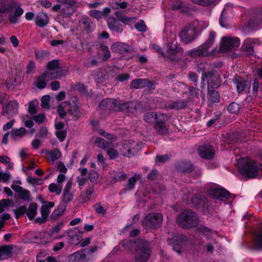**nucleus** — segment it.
<instances>
[{
    "mask_svg": "<svg viewBox=\"0 0 262 262\" xmlns=\"http://www.w3.org/2000/svg\"><path fill=\"white\" fill-rule=\"evenodd\" d=\"M70 262H88L86 255L83 251H78L69 256Z\"/></svg>",
    "mask_w": 262,
    "mask_h": 262,
    "instance_id": "27",
    "label": "nucleus"
},
{
    "mask_svg": "<svg viewBox=\"0 0 262 262\" xmlns=\"http://www.w3.org/2000/svg\"><path fill=\"white\" fill-rule=\"evenodd\" d=\"M216 242L214 241L213 243H208L205 246V250L207 252H212L214 249V245H216Z\"/></svg>",
    "mask_w": 262,
    "mask_h": 262,
    "instance_id": "60",
    "label": "nucleus"
},
{
    "mask_svg": "<svg viewBox=\"0 0 262 262\" xmlns=\"http://www.w3.org/2000/svg\"><path fill=\"white\" fill-rule=\"evenodd\" d=\"M111 48L113 52L121 54L127 52L130 50V48L128 45L122 42L114 43L112 46Z\"/></svg>",
    "mask_w": 262,
    "mask_h": 262,
    "instance_id": "29",
    "label": "nucleus"
},
{
    "mask_svg": "<svg viewBox=\"0 0 262 262\" xmlns=\"http://www.w3.org/2000/svg\"><path fill=\"white\" fill-rule=\"evenodd\" d=\"M253 245L256 249L262 250V228L256 232Z\"/></svg>",
    "mask_w": 262,
    "mask_h": 262,
    "instance_id": "32",
    "label": "nucleus"
},
{
    "mask_svg": "<svg viewBox=\"0 0 262 262\" xmlns=\"http://www.w3.org/2000/svg\"><path fill=\"white\" fill-rule=\"evenodd\" d=\"M43 258V253L41 252L39 253L36 257V262H57L54 257L48 256L46 258Z\"/></svg>",
    "mask_w": 262,
    "mask_h": 262,
    "instance_id": "40",
    "label": "nucleus"
},
{
    "mask_svg": "<svg viewBox=\"0 0 262 262\" xmlns=\"http://www.w3.org/2000/svg\"><path fill=\"white\" fill-rule=\"evenodd\" d=\"M209 195L215 199L222 200L223 198H228L229 192L223 188H215L210 190Z\"/></svg>",
    "mask_w": 262,
    "mask_h": 262,
    "instance_id": "15",
    "label": "nucleus"
},
{
    "mask_svg": "<svg viewBox=\"0 0 262 262\" xmlns=\"http://www.w3.org/2000/svg\"><path fill=\"white\" fill-rule=\"evenodd\" d=\"M37 205L36 203H31L27 210V215L30 220H32L35 216L37 213Z\"/></svg>",
    "mask_w": 262,
    "mask_h": 262,
    "instance_id": "37",
    "label": "nucleus"
},
{
    "mask_svg": "<svg viewBox=\"0 0 262 262\" xmlns=\"http://www.w3.org/2000/svg\"><path fill=\"white\" fill-rule=\"evenodd\" d=\"M254 45L253 40L251 39L247 38L243 42L242 48L246 51H250Z\"/></svg>",
    "mask_w": 262,
    "mask_h": 262,
    "instance_id": "45",
    "label": "nucleus"
},
{
    "mask_svg": "<svg viewBox=\"0 0 262 262\" xmlns=\"http://www.w3.org/2000/svg\"><path fill=\"white\" fill-rule=\"evenodd\" d=\"M163 220L161 214L159 213H148L142 220V224L146 229L155 228Z\"/></svg>",
    "mask_w": 262,
    "mask_h": 262,
    "instance_id": "7",
    "label": "nucleus"
},
{
    "mask_svg": "<svg viewBox=\"0 0 262 262\" xmlns=\"http://www.w3.org/2000/svg\"><path fill=\"white\" fill-rule=\"evenodd\" d=\"M237 164H254L253 160L247 157H241L238 156L236 157Z\"/></svg>",
    "mask_w": 262,
    "mask_h": 262,
    "instance_id": "43",
    "label": "nucleus"
},
{
    "mask_svg": "<svg viewBox=\"0 0 262 262\" xmlns=\"http://www.w3.org/2000/svg\"><path fill=\"white\" fill-rule=\"evenodd\" d=\"M202 79L204 81H206L208 86L212 88H217L220 84V81L219 79L213 74H209L208 75L205 74L203 75Z\"/></svg>",
    "mask_w": 262,
    "mask_h": 262,
    "instance_id": "26",
    "label": "nucleus"
},
{
    "mask_svg": "<svg viewBox=\"0 0 262 262\" xmlns=\"http://www.w3.org/2000/svg\"><path fill=\"white\" fill-rule=\"evenodd\" d=\"M19 195L20 198L25 201H28L30 200V192L26 189H23Z\"/></svg>",
    "mask_w": 262,
    "mask_h": 262,
    "instance_id": "54",
    "label": "nucleus"
},
{
    "mask_svg": "<svg viewBox=\"0 0 262 262\" xmlns=\"http://www.w3.org/2000/svg\"><path fill=\"white\" fill-rule=\"evenodd\" d=\"M117 144H111L110 147H108L106 150L107 155L109 156L111 159H114L116 158L118 156V151L114 149V147H116Z\"/></svg>",
    "mask_w": 262,
    "mask_h": 262,
    "instance_id": "38",
    "label": "nucleus"
},
{
    "mask_svg": "<svg viewBox=\"0 0 262 262\" xmlns=\"http://www.w3.org/2000/svg\"><path fill=\"white\" fill-rule=\"evenodd\" d=\"M138 241L139 240L135 242H132L130 241H122L121 245L124 248L126 251L129 252L131 250V248L132 247L135 246L136 247V244Z\"/></svg>",
    "mask_w": 262,
    "mask_h": 262,
    "instance_id": "42",
    "label": "nucleus"
},
{
    "mask_svg": "<svg viewBox=\"0 0 262 262\" xmlns=\"http://www.w3.org/2000/svg\"><path fill=\"white\" fill-rule=\"evenodd\" d=\"M118 19L121 21L122 23L127 25H130L134 24L136 21V18L134 17H128L125 16H118Z\"/></svg>",
    "mask_w": 262,
    "mask_h": 262,
    "instance_id": "41",
    "label": "nucleus"
},
{
    "mask_svg": "<svg viewBox=\"0 0 262 262\" xmlns=\"http://www.w3.org/2000/svg\"><path fill=\"white\" fill-rule=\"evenodd\" d=\"M208 26L207 22L195 21L192 26L188 29H184L181 33L180 37L184 43H188L192 41L196 36V30L205 29Z\"/></svg>",
    "mask_w": 262,
    "mask_h": 262,
    "instance_id": "3",
    "label": "nucleus"
},
{
    "mask_svg": "<svg viewBox=\"0 0 262 262\" xmlns=\"http://www.w3.org/2000/svg\"><path fill=\"white\" fill-rule=\"evenodd\" d=\"M27 181L31 184H40L42 181L40 179L28 176L27 179Z\"/></svg>",
    "mask_w": 262,
    "mask_h": 262,
    "instance_id": "58",
    "label": "nucleus"
},
{
    "mask_svg": "<svg viewBox=\"0 0 262 262\" xmlns=\"http://www.w3.org/2000/svg\"><path fill=\"white\" fill-rule=\"evenodd\" d=\"M103 53V59L106 60L111 56V53L107 47H104L102 48Z\"/></svg>",
    "mask_w": 262,
    "mask_h": 262,
    "instance_id": "63",
    "label": "nucleus"
},
{
    "mask_svg": "<svg viewBox=\"0 0 262 262\" xmlns=\"http://www.w3.org/2000/svg\"><path fill=\"white\" fill-rule=\"evenodd\" d=\"M234 82L236 85L237 91L238 93L245 92L250 88V83L239 77L235 78Z\"/></svg>",
    "mask_w": 262,
    "mask_h": 262,
    "instance_id": "24",
    "label": "nucleus"
},
{
    "mask_svg": "<svg viewBox=\"0 0 262 262\" xmlns=\"http://www.w3.org/2000/svg\"><path fill=\"white\" fill-rule=\"evenodd\" d=\"M135 27L139 31L144 32L146 30V27L143 21H140V22L136 24Z\"/></svg>",
    "mask_w": 262,
    "mask_h": 262,
    "instance_id": "59",
    "label": "nucleus"
},
{
    "mask_svg": "<svg viewBox=\"0 0 262 262\" xmlns=\"http://www.w3.org/2000/svg\"><path fill=\"white\" fill-rule=\"evenodd\" d=\"M37 101H32L29 103L28 111L31 114H34L36 113Z\"/></svg>",
    "mask_w": 262,
    "mask_h": 262,
    "instance_id": "49",
    "label": "nucleus"
},
{
    "mask_svg": "<svg viewBox=\"0 0 262 262\" xmlns=\"http://www.w3.org/2000/svg\"><path fill=\"white\" fill-rule=\"evenodd\" d=\"M18 104L14 101L10 102L4 108L3 114L8 115V117H12L17 113Z\"/></svg>",
    "mask_w": 262,
    "mask_h": 262,
    "instance_id": "18",
    "label": "nucleus"
},
{
    "mask_svg": "<svg viewBox=\"0 0 262 262\" xmlns=\"http://www.w3.org/2000/svg\"><path fill=\"white\" fill-rule=\"evenodd\" d=\"M214 149L209 143L201 145L198 149L199 155L204 159H211L214 156Z\"/></svg>",
    "mask_w": 262,
    "mask_h": 262,
    "instance_id": "12",
    "label": "nucleus"
},
{
    "mask_svg": "<svg viewBox=\"0 0 262 262\" xmlns=\"http://www.w3.org/2000/svg\"><path fill=\"white\" fill-rule=\"evenodd\" d=\"M35 67V62L30 60L27 66V73L28 74L32 73L34 71Z\"/></svg>",
    "mask_w": 262,
    "mask_h": 262,
    "instance_id": "61",
    "label": "nucleus"
},
{
    "mask_svg": "<svg viewBox=\"0 0 262 262\" xmlns=\"http://www.w3.org/2000/svg\"><path fill=\"white\" fill-rule=\"evenodd\" d=\"M136 262H147L151 254L149 243L147 241L139 240L136 244Z\"/></svg>",
    "mask_w": 262,
    "mask_h": 262,
    "instance_id": "5",
    "label": "nucleus"
},
{
    "mask_svg": "<svg viewBox=\"0 0 262 262\" xmlns=\"http://www.w3.org/2000/svg\"><path fill=\"white\" fill-rule=\"evenodd\" d=\"M173 240V249L176 251L178 254L181 253V250L186 245L187 241V238L184 235H179L174 237Z\"/></svg>",
    "mask_w": 262,
    "mask_h": 262,
    "instance_id": "14",
    "label": "nucleus"
},
{
    "mask_svg": "<svg viewBox=\"0 0 262 262\" xmlns=\"http://www.w3.org/2000/svg\"><path fill=\"white\" fill-rule=\"evenodd\" d=\"M167 52L169 55H175L182 54V49L178 45L177 41L175 40H173L170 43H168L167 46Z\"/></svg>",
    "mask_w": 262,
    "mask_h": 262,
    "instance_id": "22",
    "label": "nucleus"
},
{
    "mask_svg": "<svg viewBox=\"0 0 262 262\" xmlns=\"http://www.w3.org/2000/svg\"><path fill=\"white\" fill-rule=\"evenodd\" d=\"M57 2L66 6V11L72 13L79 6V3L75 0H57Z\"/></svg>",
    "mask_w": 262,
    "mask_h": 262,
    "instance_id": "21",
    "label": "nucleus"
},
{
    "mask_svg": "<svg viewBox=\"0 0 262 262\" xmlns=\"http://www.w3.org/2000/svg\"><path fill=\"white\" fill-rule=\"evenodd\" d=\"M127 176L125 173L121 171L117 172L114 176V179L116 181H120L125 180Z\"/></svg>",
    "mask_w": 262,
    "mask_h": 262,
    "instance_id": "56",
    "label": "nucleus"
},
{
    "mask_svg": "<svg viewBox=\"0 0 262 262\" xmlns=\"http://www.w3.org/2000/svg\"><path fill=\"white\" fill-rule=\"evenodd\" d=\"M89 15L97 19H99L103 17V13L101 11L96 10H93L89 12Z\"/></svg>",
    "mask_w": 262,
    "mask_h": 262,
    "instance_id": "51",
    "label": "nucleus"
},
{
    "mask_svg": "<svg viewBox=\"0 0 262 262\" xmlns=\"http://www.w3.org/2000/svg\"><path fill=\"white\" fill-rule=\"evenodd\" d=\"M47 67V70L45 73L50 79H58L63 75L59 62L57 60H52L49 62Z\"/></svg>",
    "mask_w": 262,
    "mask_h": 262,
    "instance_id": "8",
    "label": "nucleus"
},
{
    "mask_svg": "<svg viewBox=\"0 0 262 262\" xmlns=\"http://www.w3.org/2000/svg\"><path fill=\"white\" fill-rule=\"evenodd\" d=\"M129 78V76L128 74L123 73V74H119L117 76V79L118 80H119L120 81H123L128 79Z\"/></svg>",
    "mask_w": 262,
    "mask_h": 262,
    "instance_id": "64",
    "label": "nucleus"
},
{
    "mask_svg": "<svg viewBox=\"0 0 262 262\" xmlns=\"http://www.w3.org/2000/svg\"><path fill=\"white\" fill-rule=\"evenodd\" d=\"M67 135V132L65 130H57L56 132V136L60 142L63 141Z\"/></svg>",
    "mask_w": 262,
    "mask_h": 262,
    "instance_id": "57",
    "label": "nucleus"
},
{
    "mask_svg": "<svg viewBox=\"0 0 262 262\" xmlns=\"http://www.w3.org/2000/svg\"><path fill=\"white\" fill-rule=\"evenodd\" d=\"M15 213L16 218H19L21 215L27 213V207L25 206H21L15 210Z\"/></svg>",
    "mask_w": 262,
    "mask_h": 262,
    "instance_id": "52",
    "label": "nucleus"
},
{
    "mask_svg": "<svg viewBox=\"0 0 262 262\" xmlns=\"http://www.w3.org/2000/svg\"><path fill=\"white\" fill-rule=\"evenodd\" d=\"M99 133L101 136L111 140L110 142L105 141L104 139L100 138H97L94 141V144H96L98 147L106 149L110 147L112 142L116 140V136L109 133H106L104 130H99Z\"/></svg>",
    "mask_w": 262,
    "mask_h": 262,
    "instance_id": "11",
    "label": "nucleus"
},
{
    "mask_svg": "<svg viewBox=\"0 0 262 262\" xmlns=\"http://www.w3.org/2000/svg\"><path fill=\"white\" fill-rule=\"evenodd\" d=\"M239 45V40L236 37H224L222 39L220 49L223 52H228L238 48Z\"/></svg>",
    "mask_w": 262,
    "mask_h": 262,
    "instance_id": "9",
    "label": "nucleus"
},
{
    "mask_svg": "<svg viewBox=\"0 0 262 262\" xmlns=\"http://www.w3.org/2000/svg\"><path fill=\"white\" fill-rule=\"evenodd\" d=\"M57 112L59 116L63 118L66 115L67 112H69L74 117L79 115V111L77 106H71L68 102H64L60 104L57 108Z\"/></svg>",
    "mask_w": 262,
    "mask_h": 262,
    "instance_id": "10",
    "label": "nucleus"
},
{
    "mask_svg": "<svg viewBox=\"0 0 262 262\" xmlns=\"http://www.w3.org/2000/svg\"><path fill=\"white\" fill-rule=\"evenodd\" d=\"M107 25L110 29L112 31L121 32L123 28L121 24L114 17H110L107 20Z\"/></svg>",
    "mask_w": 262,
    "mask_h": 262,
    "instance_id": "25",
    "label": "nucleus"
},
{
    "mask_svg": "<svg viewBox=\"0 0 262 262\" xmlns=\"http://www.w3.org/2000/svg\"><path fill=\"white\" fill-rule=\"evenodd\" d=\"M26 130L24 127L13 128L11 131V136L12 139L16 140L23 137L26 134Z\"/></svg>",
    "mask_w": 262,
    "mask_h": 262,
    "instance_id": "33",
    "label": "nucleus"
},
{
    "mask_svg": "<svg viewBox=\"0 0 262 262\" xmlns=\"http://www.w3.org/2000/svg\"><path fill=\"white\" fill-rule=\"evenodd\" d=\"M24 10L23 9L19 7H18L16 8L14 13H11L9 16V20L11 23L13 24H16L18 20V18L23 14Z\"/></svg>",
    "mask_w": 262,
    "mask_h": 262,
    "instance_id": "34",
    "label": "nucleus"
},
{
    "mask_svg": "<svg viewBox=\"0 0 262 262\" xmlns=\"http://www.w3.org/2000/svg\"><path fill=\"white\" fill-rule=\"evenodd\" d=\"M141 178V176L139 174H136L131 177L128 180L126 185L124 189L120 193H125L126 191L132 190L134 187L136 182Z\"/></svg>",
    "mask_w": 262,
    "mask_h": 262,
    "instance_id": "23",
    "label": "nucleus"
},
{
    "mask_svg": "<svg viewBox=\"0 0 262 262\" xmlns=\"http://www.w3.org/2000/svg\"><path fill=\"white\" fill-rule=\"evenodd\" d=\"M63 212V210L62 208H58L55 209L52 213L51 215V220L53 221L56 220L58 217H59L62 213Z\"/></svg>",
    "mask_w": 262,
    "mask_h": 262,
    "instance_id": "47",
    "label": "nucleus"
},
{
    "mask_svg": "<svg viewBox=\"0 0 262 262\" xmlns=\"http://www.w3.org/2000/svg\"><path fill=\"white\" fill-rule=\"evenodd\" d=\"M166 117L163 114L147 113L144 115V120L148 123L154 122V128L161 134H164L167 132V128L165 124Z\"/></svg>",
    "mask_w": 262,
    "mask_h": 262,
    "instance_id": "2",
    "label": "nucleus"
},
{
    "mask_svg": "<svg viewBox=\"0 0 262 262\" xmlns=\"http://www.w3.org/2000/svg\"><path fill=\"white\" fill-rule=\"evenodd\" d=\"M50 212V210L48 209L46 206H42L41 208V216L37 217L35 220V222L39 224L46 222Z\"/></svg>",
    "mask_w": 262,
    "mask_h": 262,
    "instance_id": "31",
    "label": "nucleus"
},
{
    "mask_svg": "<svg viewBox=\"0 0 262 262\" xmlns=\"http://www.w3.org/2000/svg\"><path fill=\"white\" fill-rule=\"evenodd\" d=\"M238 171L242 175L253 178L257 176L262 177V165H237Z\"/></svg>",
    "mask_w": 262,
    "mask_h": 262,
    "instance_id": "6",
    "label": "nucleus"
},
{
    "mask_svg": "<svg viewBox=\"0 0 262 262\" xmlns=\"http://www.w3.org/2000/svg\"><path fill=\"white\" fill-rule=\"evenodd\" d=\"M99 107L102 110H109L111 111H117L118 110L116 100L112 99L103 100L100 103Z\"/></svg>",
    "mask_w": 262,
    "mask_h": 262,
    "instance_id": "20",
    "label": "nucleus"
},
{
    "mask_svg": "<svg viewBox=\"0 0 262 262\" xmlns=\"http://www.w3.org/2000/svg\"><path fill=\"white\" fill-rule=\"evenodd\" d=\"M48 52L47 51L42 50L35 52L36 59L40 62L48 56Z\"/></svg>",
    "mask_w": 262,
    "mask_h": 262,
    "instance_id": "46",
    "label": "nucleus"
},
{
    "mask_svg": "<svg viewBox=\"0 0 262 262\" xmlns=\"http://www.w3.org/2000/svg\"><path fill=\"white\" fill-rule=\"evenodd\" d=\"M49 190L51 193H54L57 195L61 194L62 190V185L54 183H51L48 187Z\"/></svg>",
    "mask_w": 262,
    "mask_h": 262,
    "instance_id": "36",
    "label": "nucleus"
},
{
    "mask_svg": "<svg viewBox=\"0 0 262 262\" xmlns=\"http://www.w3.org/2000/svg\"><path fill=\"white\" fill-rule=\"evenodd\" d=\"M219 96L217 91L213 90L209 94V99L212 102H218L219 100Z\"/></svg>",
    "mask_w": 262,
    "mask_h": 262,
    "instance_id": "55",
    "label": "nucleus"
},
{
    "mask_svg": "<svg viewBox=\"0 0 262 262\" xmlns=\"http://www.w3.org/2000/svg\"><path fill=\"white\" fill-rule=\"evenodd\" d=\"M198 221L197 215L190 210L184 211L177 217L178 225L184 229H189L196 226Z\"/></svg>",
    "mask_w": 262,
    "mask_h": 262,
    "instance_id": "1",
    "label": "nucleus"
},
{
    "mask_svg": "<svg viewBox=\"0 0 262 262\" xmlns=\"http://www.w3.org/2000/svg\"><path fill=\"white\" fill-rule=\"evenodd\" d=\"M12 247L6 246L0 247V260L10 258L12 255Z\"/></svg>",
    "mask_w": 262,
    "mask_h": 262,
    "instance_id": "30",
    "label": "nucleus"
},
{
    "mask_svg": "<svg viewBox=\"0 0 262 262\" xmlns=\"http://www.w3.org/2000/svg\"><path fill=\"white\" fill-rule=\"evenodd\" d=\"M146 79H137L134 80L132 82L133 88L138 89L146 86Z\"/></svg>",
    "mask_w": 262,
    "mask_h": 262,
    "instance_id": "39",
    "label": "nucleus"
},
{
    "mask_svg": "<svg viewBox=\"0 0 262 262\" xmlns=\"http://www.w3.org/2000/svg\"><path fill=\"white\" fill-rule=\"evenodd\" d=\"M169 156L167 155H158L156 159V163H167L169 162Z\"/></svg>",
    "mask_w": 262,
    "mask_h": 262,
    "instance_id": "53",
    "label": "nucleus"
},
{
    "mask_svg": "<svg viewBox=\"0 0 262 262\" xmlns=\"http://www.w3.org/2000/svg\"><path fill=\"white\" fill-rule=\"evenodd\" d=\"M11 201L9 199H3L0 201V213L3 212L5 208L11 205Z\"/></svg>",
    "mask_w": 262,
    "mask_h": 262,
    "instance_id": "48",
    "label": "nucleus"
},
{
    "mask_svg": "<svg viewBox=\"0 0 262 262\" xmlns=\"http://www.w3.org/2000/svg\"><path fill=\"white\" fill-rule=\"evenodd\" d=\"M94 191V189L93 186H89L86 191L81 192V194L77 198L78 201L81 203H84L88 202L91 200V195Z\"/></svg>",
    "mask_w": 262,
    "mask_h": 262,
    "instance_id": "19",
    "label": "nucleus"
},
{
    "mask_svg": "<svg viewBox=\"0 0 262 262\" xmlns=\"http://www.w3.org/2000/svg\"><path fill=\"white\" fill-rule=\"evenodd\" d=\"M52 10L54 11H57L60 10L61 13L65 15H69L71 14L70 12H67L64 8H62V4L59 3L58 4L55 5L52 7Z\"/></svg>",
    "mask_w": 262,
    "mask_h": 262,
    "instance_id": "50",
    "label": "nucleus"
},
{
    "mask_svg": "<svg viewBox=\"0 0 262 262\" xmlns=\"http://www.w3.org/2000/svg\"><path fill=\"white\" fill-rule=\"evenodd\" d=\"M50 97L48 95L43 96L41 99V105L43 108L49 109L50 108Z\"/></svg>",
    "mask_w": 262,
    "mask_h": 262,
    "instance_id": "44",
    "label": "nucleus"
},
{
    "mask_svg": "<svg viewBox=\"0 0 262 262\" xmlns=\"http://www.w3.org/2000/svg\"><path fill=\"white\" fill-rule=\"evenodd\" d=\"M95 210L97 213L103 215L105 213L106 210L104 209V208L100 205L99 204L95 205Z\"/></svg>",
    "mask_w": 262,
    "mask_h": 262,
    "instance_id": "62",
    "label": "nucleus"
},
{
    "mask_svg": "<svg viewBox=\"0 0 262 262\" xmlns=\"http://www.w3.org/2000/svg\"><path fill=\"white\" fill-rule=\"evenodd\" d=\"M42 153L45 155L48 160L53 162L56 160L60 159L61 157V153L57 149L50 150L47 148H45L42 150Z\"/></svg>",
    "mask_w": 262,
    "mask_h": 262,
    "instance_id": "16",
    "label": "nucleus"
},
{
    "mask_svg": "<svg viewBox=\"0 0 262 262\" xmlns=\"http://www.w3.org/2000/svg\"><path fill=\"white\" fill-rule=\"evenodd\" d=\"M131 141H127L123 144L120 151L121 154L125 156L130 157L133 155V149L128 148V146H131Z\"/></svg>",
    "mask_w": 262,
    "mask_h": 262,
    "instance_id": "35",
    "label": "nucleus"
},
{
    "mask_svg": "<svg viewBox=\"0 0 262 262\" xmlns=\"http://www.w3.org/2000/svg\"><path fill=\"white\" fill-rule=\"evenodd\" d=\"M35 21L37 26L40 27L46 26L49 22L48 15L43 12L38 13L35 18Z\"/></svg>",
    "mask_w": 262,
    "mask_h": 262,
    "instance_id": "28",
    "label": "nucleus"
},
{
    "mask_svg": "<svg viewBox=\"0 0 262 262\" xmlns=\"http://www.w3.org/2000/svg\"><path fill=\"white\" fill-rule=\"evenodd\" d=\"M215 37V32H210L207 40L200 48L190 50L188 52V54L192 57L205 56L210 55L214 50V48L211 49V48L214 41Z\"/></svg>",
    "mask_w": 262,
    "mask_h": 262,
    "instance_id": "4",
    "label": "nucleus"
},
{
    "mask_svg": "<svg viewBox=\"0 0 262 262\" xmlns=\"http://www.w3.org/2000/svg\"><path fill=\"white\" fill-rule=\"evenodd\" d=\"M53 79L48 77L47 74L43 72L36 78L34 85L39 89H43L46 87L47 83Z\"/></svg>",
    "mask_w": 262,
    "mask_h": 262,
    "instance_id": "17",
    "label": "nucleus"
},
{
    "mask_svg": "<svg viewBox=\"0 0 262 262\" xmlns=\"http://www.w3.org/2000/svg\"><path fill=\"white\" fill-rule=\"evenodd\" d=\"M72 185L73 181L69 179L64 186L62 193V200L64 203H69L73 200L74 194L71 192Z\"/></svg>",
    "mask_w": 262,
    "mask_h": 262,
    "instance_id": "13",
    "label": "nucleus"
}]
</instances>
